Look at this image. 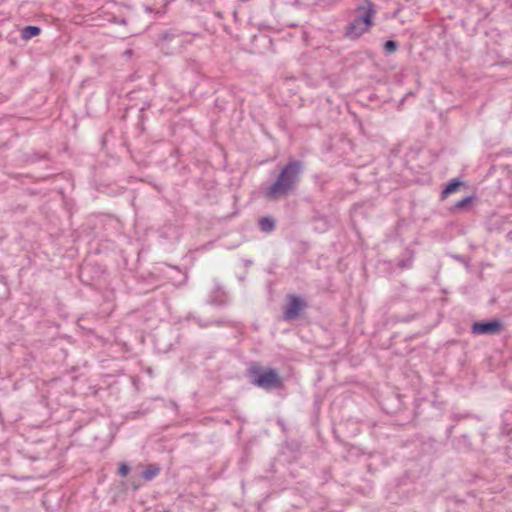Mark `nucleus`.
<instances>
[{
  "instance_id": "f257e3e1",
  "label": "nucleus",
  "mask_w": 512,
  "mask_h": 512,
  "mask_svg": "<svg viewBox=\"0 0 512 512\" xmlns=\"http://www.w3.org/2000/svg\"><path fill=\"white\" fill-rule=\"evenodd\" d=\"M305 164L301 160H289L278 172L272 183L262 184L260 193L269 202L287 199L295 194L301 181Z\"/></svg>"
},
{
  "instance_id": "f03ea898",
  "label": "nucleus",
  "mask_w": 512,
  "mask_h": 512,
  "mask_svg": "<svg viewBox=\"0 0 512 512\" xmlns=\"http://www.w3.org/2000/svg\"><path fill=\"white\" fill-rule=\"evenodd\" d=\"M376 12V5L370 0H364V5L356 8V15L353 21L345 27L344 36L348 39L356 40L369 32L374 25Z\"/></svg>"
},
{
  "instance_id": "7ed1b4c3",
  "label": "nucleus",
  "mask_w": 512,
  "mask_h": 512,
  "mask_svg": "<svg viewBox=\"0 0 512 512\" xmlns=\"http://www.w3.org/2000/svg\"><path fill=\"white\" fill-rule=\"evenodd\" d=\"M247 376L252 385L265 390L281 389L284 386L283 380L276 369L263 368L256 363L248 368Z\"/></svg>"
},
{
  "instance_id": "20e7f679",
  "label": "nucleus",
  "mask_w": 512,
  "mask_h": 512,
  "mask_svg": "<svg viewBox=\"0 0 512 512\" xmlns=\"http://www.w3.org/2000/svg\"><path fill=\"white\" fill-rule=\"evenodd\" d=\"M308 308L307 301L301 296L287 295V303L284 306L283 319L291 321L301 316L302 312Z\"/></svg>"
},
{
  "instance_id": "39448f33",
  "label": "nucleus",
  "mask_w": 512,
  "mask_h": 512,
  "mask_svg": "<svg viewBox=\"0 0 512 512\" xmlns=\"http://www.w3.org/2000/svg\"><path fill=\"white\" fill-rule=\"evenodd\" d=\"M504 328V323L498 318L475 321L471 325L473 335H495Z\"/></svg>"
},
{
  "instance_id": "423d86ee",
  "label": "nucleus",
  "mask_w": 512,
  "mask_h": 512,
  "mask_svg": "<svg viewBox=\"0 0 512 512\" xmlns=\"http://www.w3.org/2000/svg\"><path fill=\"white\" fill-rule=\"evenodd\" d=\"M382 410L390 415H396L403 411L404 402L402 396L397 393H391L381 401Z\"/></svg>"
},
{
  "instance_id": "0eeeda50",
  "label": "nucleus",
  "mask_w": 512,
  "mask_h": 512,
  "mask_svg": "<svg viewBox=\"0 0 512 512\" xmlns=\"http://www.w3.org/2000/svg\"><path fill=\"white\" fill-rule=\"evenodd\" d=\"M461 186H464V182L458 178L449 180L441 191V200L446 199L449 195L457 192Z\"/></svg>"
},
{
  "instance_id": "6e6552de",
  "label": "nucleus",
  "mask_w": 512,
  "mask_h": 512,
  "mask_svg": "<svg viewBox=\"0 0 512 512\" xmlns=\"http://www.w3.org/2000/svg\"><path fill=\"white\" fill-rule=\"evenodd\" d=\"M475 199H476V197L474 195H468V196L462 198L461 200L457 201L450 208V211L453 213L460 212V211H469L472 206V203Z\"/></svg>"
},
{
  "instance_id": "1a4fd4ad",
  "label": "nucleus",
  "mask_w": 512,
  "mask_h": 512,
  "mask_svg": "<svg viewBox=\"0 0 512 512\" xmlns=\"http://www.w3.org/2000/svg\"><path fill=\"white\" fill-rule=\"evenodd\" d=\"M259 228L264 233H271L276 228V220L271 216H263L258 220Z\"/></svg>"
},
{
  "instance_id": "9d476101",
  "label": "nucleus",
  "mask_w": 512,
  "mask_h": 512,
  "mask_svg": "<svg viewBox=\"0 0 512 512\" xmlns=\"http://www.w3.org/2000/svg\"><path fill=\"white\" fill-rule=\"evenodd\" d=\"M161 467L157 463L148 464L146 469L142 471L141 477L146 481H151L160 474Z\"/></svg>"
},
{
  "instance_id": "9b49d317",
  "label": "nucleus",
  "mask_w": 512,
  "mask_h": 512,
  "mask_svg": "<svg viewBox=\"0 0 512 512\" xmlns=\"http://www.w3.org/2000/svg\"><path fill=\"white\" fill-rule=\"evenodd\" d=\"M208 303L216 306H224L227 304V296L225 292L217 289L208 299Z\"/></svg>"
},
{
  "instance_id": "f8f14e48",
  "label": "nucleus",
  "mask_w": 512,
  "mask_h": 512,
  "mask_svg": "<svg viewBox=\"0 0 512 512\" xmlns=\"http://www.w3.org/2000/svg\"><path fill=\"white\" fill-rule=\"evenodd\" d=\"M41 33V28L35 25H27L21 30V38L24 40H30Z\"/></svg>"
},
{
  "instance_id": "ddd939ff",
  "label": "nucleus",
  "mask_w": 512,
  "mask_h": 512,
  "mask_svg": "<svg viewBox=\"0 0 512 512\" xmlns=\"http://www.w3.org/2000/svg\"><path fill=\"white\" fill-rule=\"evenodd\" d=\"M50 155L47 152H36L33 151L31 153L25 154L24 160L27 163H36L41 160H49Z\"/></svg>"
},
{
  "instance_id": "4468645a",
  "label": "nucleus",
  "mask_w": 512,
  "mask_h": 512,
  "mask_svg": "<svg viewBox=\"0 0 512 512\" xmlns=\"http://www.w3.org/2000/svg\"><path fill=\"white\" fill-rule=\"evenodd\" d=\"M399 48V43L396 40H387L383 44V51L386 55L395 53Z\"/></svg>"
},
{
  "instance_id": "2eb2a0df",
  "label": "nucleus",
  "mask_w": 512,
  "mask_h": 512,
  "mask_svg": "<svg viewBox=\"0 0 512 512\" xmlns=\"http://www.w3.org/2000/svg\"><path fill=\"white\" fill-rule=\"evenodd\" d=\"M471 446L472 444L468 435L463 434L457 439V447L459 449L469 450Z\"/></svg>"
},
{
  "instance_id": "dca6fc26",
  "label": "nucleus",
  "mask_w": 512,
  "mask_h": 512,
  "mask_svg": "<svg viewBox=\"0 0 512 512\" xmlns=\"http://www.w3.org/2000/svg\"><path fill=\"white\" fill-rule=\"evenodd\" d=\"M413 265V254L410 253L409 257L400 259L397 262V267L400 269H409Z\"/></svg>"
},
{
  "instance_id": "f3484780",
  "label": "nucleus",
  "mask_w": 512,
  "mask_h": 512,
  "mask_svg": "<svg viewBox=\"0 0 512 512\" xmlns=\"http://www.w3.org/2000/svg\"><path fill=\"white\" fill-rule=\"evenodd\" d=\"M425 406H427L428 408H432V405L428 402H424L423 404H417L415 406V410H414L415 418H419L422 416V414L424 413V410L426 408Z\"/></svg>"
},
{
  "instance_id": "a211bd4d",
  "label": "nucleus",
  "mask_w": 512,
  "mask_h": 512,
  "mask_svg": "<svg viewBox=\"0 0 512 512\" xmlns=\"http://www.w3.org/2000/svg\"><path fill=\"white\" fill-rule=\"evenodd\" d=\"M176 37V34L173 30H165L159 34V39L162 41H171Z\"/></svg>"
},
{
  "instance_id": "6ab92c4d",
  "label": "nucleus",
  "mask_w": 512,
  "mask_h": 512,
  "mask_svg": "<svg viewBox=\"0 0 512 512\" xmlns=\"http://www.w3.org/2000/svg\"><path fill=\"white\" fill-rule=\"evenodd\" d=\"M129 472H130V466L125 462H121L118 467V474L121 477H125L128 475Z\"/></svg>"
},
{
  "instance_id": "aec40b11",
  "label": "nucleus",
  "mask_w": 512,
  "mask_h": 512,
  "mask_svg": "<svg viewBox=\"0 0 512 512\" xmlns=\"http://www.w3.org/2000/svg\"><path fill=\"white\" fill-rule=\"evenodd\" d=\"M187 64H188V67H189L192 71L197 72V73H200L201 64H200L198 61H196V60H189V61L187 62Z\"/></svg>"
},
{
  "instance_id": "412c9836",
  "label": "nucleus",
  "mask_w": 512,
  "mask_h": 512,
  "mask_svg": "<svg viewBox=\"0 0 512 512\" xmlns=\"http://www.w3.org/2000/svg\"><path fill=\"white\" fill-rule=\"evenodd\" d=\"M415 318V315H407L405 317H395L396 322H409Z\"/></svg>"
},
{
  "instance_id": "4be33fe9",
  "label": "nucleus",
  "mask_w": 512,
  "mask_h": 512,
  "mask_svg": "<svg viewBox=\"0 0 512 512\" xmlns=\"http://www.w3.org/2000/svg\"><path fill=\"white\" fill-rule=\"evenodd\" d=\"M466 417H468V415H467V414L462 415V414H456V413H454V414L452 415V419H453V420H456V421H457V420H460V419H464V418H466Z\"/></svg>"
},
{
  "instance_id": "5701e85b",
  "label": "nucleus",
  "mask_w": 512,
  "mask_h": 512,
  "mask_svg": "<svg viewBox=\"0 0 512 512\" xmlns=\"http://www.w3.org/2000/svg\"><path fill=\"white\" fill-rule=\"evenodd\" d=\"M196 321H197V323H198V325L200 327H207L209 325H212V322H210V321L209 322H203V321H201V319H197Z\"/></svg>"
},
{
  "instance_id": "b1692460",
  "label": "nucleus",
  "mask_w": 512,
  "mask_h": 512,
  "mask_svg": "<svg viewBox=\"0 0 512 512\" xmlns=\"http://www.w3.org/2000/svg\"><path fill=\"white\" fill-rule=\"evenodd\" d=\"M454 427H455L454 425H451L447 428V431H446L447 437H450L452 435Z\"/></svg>"
},
{
  "instance_id": "393cba45",
  "label": "nucleus",
  "mask_w": 512,
  "mask_h": 512,
  "mask_svg": "<svg viewBox=\"0 0 512 512\" xmlns=\"http://www.w3.org/2000/svg\"><path fill=\"white\" fill-rule=\"evenodd\" d=\"M211 322H212V324H215L217 326H222L226 323L225 320H217V321H211Z\"/></svg>"
},
{
  "instance_id": "a878e982",
  "label": "nucleus",
  "mask_w": 512,
  "mask_h": 512,
  "mask_svg": "<svg viewBox=\"0 0 512 512\" xmlns=\"http://www.w3.org/2000/svg\"><path fill=\"white\" fill-rule=\"evenodd\" d=\"M130 483H131L133 490H137L141 486L140 483H136L135 481H130Z\"/></svg>"
},
{
  "instance_id": "bb28decb",
  "label": "nucleus",
  "mask_w": 512,
  "mask_h": 512,
  "mask_svg": "<svg viewBox=\"0 0 512 512\" xmlns=\"http://www.w3.org/2000/svg\"><path fill=\"white\" fill-rule=\"evenodd\" d=\"M454 258H455L456 260L460 261V262H465L464 257H463V256H461V255H455V256H454Z\"/></svg>"
},
{
  "instance_id": "cd10ccee",
  "label": "nucleus",
  "mask_w": 512,
  "mask_h": 512,
  "mask_svg": "<svg viewBox=\"0 0 512 512\" xmlns=\"http://www.w3.org/2000/svg\"><path fill=\"white\" fill-rule=\"evenodd\" d=\"M119 23L122 24V25H126L127 24V20L125 18H123V19H121L119 21Z\"/></svg>"
},
{
  "instance_id": "c85d7f7f",
  "label": "nucleus",
  "mask_w": 512,
  "mask_h": 512,
  "mask_svg": "<svg viewBox=\"0 0 512 512\" xmlns=\"http://www.w3.org/2000/svg\"><path fill=\"white\" fill-rule=\"evenodd\" d=\"M125 53H126L127 55H131V54H132V50H127Z\"/></svg>"
},
{
  "instance_id": "c756f323",
  "label": "nucleus",
  "mask_w": 512,
  "mask_h": 512,
  "mask_svg": "<svg viewBox=\"0 0 512 512\" xmlns=\"http://www.w3.org/2000/svg\"><path fill=\"white\" fill-rule=\"evenodd\" d=\"M278 424H279L280 426H284V425H283L282 420H278Z\"/></svg>"
},
{
  "instance_id": "7c9ffc66",
  "label": "nucleus",
  "mask_w": 512,
  "mask_h": 512,
  "mask_svg": "<svg viewBox=\"0 0 512 512\" xmlns=\"http://www.w3.org/2000/svg\"><path fill=\"white\" fill-rule=\"evenodd\" d=\"M164 512H170L169 510H165Z\"/></svg>"
}]
</instances>
